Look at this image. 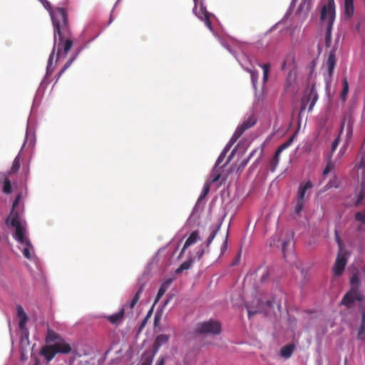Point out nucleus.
<instances>
[{"label": "nucleus", "mask_w": 365, "mask_h": 365, "mask_svg": "<svg viewBox=\"0 0 365 365\" xmlns=\"http://www.w3.org/2000/svg\"><path fill=\"white\" fill-rule=\"evenodd\" d=\"M48 10L53 27V46L48 58L47 72L52 66L55 53L56 52L57 61L62 58H65L73 46L66 11L63 8L59 7L52 9L51 6H49Z\"/></svg>", "instance_id": "1"}, {"label": "nucleus", "mask_w": 365, "mask_h": 365, "mask_svg": "<svg viewBox=\"0 0 365 365\" xmlns=\"http://www.w3.org/2000/svg\"><path fill=\"white\" fill-rule=\"evenodd\" d=\"M45 341L48 345L43 346L41 355L48 361H51L57 354H66L71 351V345L60 334L48 329Z\"/></svg>", "instance_id": "2"}, {"label": "nucleus", "mask_w": 365, "mask_h": 365, "mask_svg": "<svg viewBox=\"0 0 365 365\" xmlns=\"http://www.w3.org/2000/svg\"><path fill=\"white\" fill-rule=\"evenodd\" d=\"M335 19V4L334 0H328L321 10L320 20L326 26L325 46L330 47L331 42V31Z\"/></svg>", "instance_id": "3"}, {"label": "nucleus", "mask_w": 365, "mask_h": 365, "mask_svg": "<svg viewBox=\"0 0 365 365\" xmlns=\"http://www.w3.org/2000/svg\"><path fill=\"white\" fill-rule=\"evenodd\" d=\"M351 289L343 297L341 304L348 308L352 307L355 302H363L365 300V296L359 290V279L358 275L354 274L350 279Z\"/></svg>", "instance_id": "4"}, {"label": "nucleus", "mask_w": 365, "mask_h": 365, "mask_svg": "<svg viewBox=\"0 0 365 365\" xmlns=\"http://www.w3.org/2000/svg\"><path fill=\"white\" fill-rule=\"evenodd\" d=\"M221 331V325L218 322L210 320L197 324L195 331L198 334H218Z\"/></svg>", "instance_id": "5"}, {"label": "nucleus", "mask_w": 365, "mask_h": 365, "mask_svg": "<svg viewBox=\"0 0 365 365\" xmlns=\"http://www.w3.org/2000/svg\"><path fill=\"white\" fill-rule=\"evenodd\" d=\"M9 221L11 226L14 227L16 230L15 239L21 244L24 243V242L29 240L24 236L25 230L21 225L18 215H13V213H11V215L7 219V222H9Z\"/></svg>", "instance_id": "6"}, {"label": "nucleus", "mask_w": 365, "mask_h": 365, "mask_svg": "<svg viewBox=\"0 0 365 365\" xmlns=\"http://www.w3.org/2000/svg\"><path fill=\"white\" fill-rule=\"evenodd\" d=\"M317 100L318 95L317 91L315 90L314 87L312 86L309 91L305 94L301 100L299 112L300 114L306 110L309 103H310L308 108V111H312Z\"/></svg>", "instance_id": "7"}, {"label": "nucleus", "mask_w": 365, "mask_h": 365, "mask_svg": "<svg viewBox=\"0 0 365 365\" xmlns=\"http://www.w3.org/2000/svg\"><path fill=\"white\" fill-rule=\"evenodd\" d=\"M346 264V259L341 253L338 254L336 262L333 267V272L335 276H340L343 273Z\"/></svg>", "instance_id": "8"}, {"label": "nucleus", "mask_w": 365, "mask_h": 365, "mask_svg": "<svg viewBox=\"0 0 365 365\" xmlns=\"http://www.w3.org/2000/svg\"><path fill=\"white\" fill-rule=\"evenodd\" d=\"M125 316V309L124 308H121L119 312L115 313L111 315L106 316V318L108 320V322L113 324L118 325L119 324L123 319Z\"/></svg>", "instance_id": "9"}, {"label": "nucleus", "mask_w": 365, "mask_h": 365, "mask_svg": "<svg viewBox=\"0 0 365 365\" xmlns=\"http://www.w3.org/2000/svg\"><path fill=\"white\" fill-rule=\"evenodd\" d=\"M200 240V234H199V231L197 230H195V231H193L190 235V236L188 237V238L186 240L185 244H184V246L182 249V251H181V254L187 248L189 247L190 246L195 244L198 240Z\"/></svg>", "instance_id": "10"}, {"label": "nucleus", "mask_w": 365, "mask_h": 365, "mask_svg": "<svg viewBox=\"0 0 365 365\" xmlns=\"http://www.w3.org/2000/svg\"><path fill=\"white\" fill-rule=\"evenodd\" d=\"M170 336L168 334H159L157 336L155 342L153 344V350L158 353L160 346L168 342Z\"/></svg>", "instance_id": "11"}, {"label": "nucleus", "mask_w": 365, "mask_h": 365, "mask_svg": "<svg viewBox=\"0 0 365 365\" xmlns=\"http://www.w3.org/2000/svg\"><path fill=\"white\" fill-rule=\"evenodd\" d=\"M156 354L153 349L145 351L141 356L140 365H151Z\"/></svg>", "instance_id": "12"}, {"label": "nucleus", "mask_w": 365, "mask_h": 365, "mask_svg": "<svg viewBox=\"0 0 365 365\" xmlns=\"http://www.w3.org/2000/svg\"><path fill=\"white\" fill-rule=\"evenodd\" d=\"M354 0H344V16L350 19L354 14Z\"/></svg>", "instance_id": "13"}, {"label": "nucleus", "mask_w": 365, "mask_h": 365, "mask_svg": "<svg viewBox=\"0 0 365 365\" xmlns=\"http://www.w3.org/2000/svg\"><path fill=\"white\" fill-rule=\"evenodd\" d=\"M172 283V279H168L165 281L161 286L160 287L157 296L155 299V304L158 303V301L160 299V298L164 295L167 289H168L169 286Z\"/></svg>", "instance_id": "14"}, {"label": "nucleus", "mask_w": 365, "mask_h": 365, "mask_svg": "<svg viewBox=\"0 0 365 365\" xmlns=\"http://www.w3.org/2000/svg\"><path fill=\"white\" fill-rule=\"evenodd\" d=\"M336 65V58L334 51H331L329 54L327 61V66L328 68L329 76H331L334 72V69Z\"/></svg>", "instance_id": "15"}, {"label": "nucleus", "mask_w": 365, "mask_h": 365, "mask_svg": "<svg viewBox=\"0 0 365 365\" xmlns=\"http://www.w3.org/2000/svg\"><path fill=\"white\" fill-rule=\"evenodd\" d=\"M312 187V183L310 181L306 182L304 184L301 185L299 187L297 192V199L304 200L305 192L308 189Z\"/></svg>", "instance_id": "16"}, {"label": "nucleus", "mask_w": 365, "mask_h": 365, "mask_svg": "<svg viewBox=\"0 0 365 365\" xmlns=\"http://www.w3.org/2000/svg\"><path fill=\"white\" fill-rule=\"evenodd\" d=\"M17 316L20 318L19 327L23 329L27 322L28 317L21 306L17 307Z\"/></svg>", "instance_id": "17"}, {"label": "nucleus", "mask_w": 365, "mask_h": 365, "mask_svg": "<svg viewBox=\"0 0 365 365\" xmlns=\"http://www.w3.org/2000/svg\"><path fill=\"white\" fill-rule=\"evenodd\" d=\"M349 90V82L347 81V78L344 77L342 79V90L340 93V98L343 102H345L346 101Z\"/></svg>", "instance_id": "18"}, {"label": "nucleus", "mask_w": 365, "mask_h": 365, "mask_svg": "<svg viewBox=\"0 0 365 365\" xmlns=\"http://www.w3.org/2000/svg\"><path fill=\"white\" fill-rule=\"evenodd\" d=\"M257 123V119L254 115L249 116L247 119H245L240 126L245 129V131L252 126H254Z\"/></svg>", "instance_id": "19"}, {"label": "nucleus", "mask_w": 365, "mask_h": 365, "mask_svg": "<svg viewBox=\"0 0 365 365\" xmlns=\"http://www.w3.org/2000/svg\"><path fill=\"white\" fill-rule=\"evenodd\" d=\"M294 350V346L293 344H287L284 346L280 351V354L284 358H289Z\"/></svg>", "instance_id": "20"}, {"label": "nucleus", "mask_w": 365, "mask_h": 365, "mask_svg": "<svg viewBox=\"0 0 365 365\" xmlns=\"http://www.w3.org/2000/svg\"><path fill=\"white\" fill-rule=\"evenodd\" d=\"M144 286H145L144 284H140L139 285L137 292L135 293V296L133 297V299L130 301V302L129 304L130 309H133L134 307L135 306V304H137V302H138V300L140 299V296L143 291Z\"/></svg>", "instance_id": "21"}, {"label": "nucleus", "mask_w": 365, "mask_h": 365, "mask_svg": "<svg viewBox=\"0 0 365 365\" xmlns=\"http://www.w3.org/2000/svg\"><path fill=\"white\" fill-rule=\"evenodd\" d=\"M23 244L26 246L23 250L24 256L29 259H31V252L33 250V247L31 242L27 240Z\"/></svg>", "instance_id": "22"}, {"label": "nucleus", "mask_w": 365, "mask_h": 365, "mask_svg": "<svg viewBox=\"0 0 365 365\" xmlns=\"http://www.w3.org/2000/svg\"><path fill=\"white\" fill-rule=\"evenodd\" d=\"M193 263L192 259H189L186 260L185 262H182L180 267L175 270L176 274H180L184 270L189 269Z\"/></svg>", "instance_id": "23"}, {"label": "nucleus", "mask_w": 365, "mask_h": 365, "mask_svg": "<svg viewBox=\"0 0 365 365\" xmlns=\"http://www.w3.org/2000/svg\"><path fill=\"white\" fill-rule=\"evenodd\" d=\"M344 126H345V122L343 121L341 125V127H340V131H339V135L332 142V144H331V153L334 152L335 150L336 149V148L338 147V145H339V141H340V135H341V133H342V132L344 130Z\"/></svg>", "instance_id": "24"}, {"label": "nucleus", "mask_w": 365, "mask_h": 365, "mask_svg": "<svg viewBox=\"0 0 365 365\" xmlns=\"http://www.w3.org/2000/svg\"><path fill=\"white\" fill-rule=\"evenodd\" d=\"M77 53L73 56H71L68 61L65 63L62 69L60 71V72L58 74V78L57 80L61 77V76L71 66V65L73 63V62L75 61L77 56Z\"/></svg>", "instance_id": "25"}, {"label": "nucleus", "mask_w": 365, "mask_h": 365, "mask_svg": "<svg viewBox=\"0 0 365 365\" xmlns=\"http://www.w3.org/2000/svg\"><path fill=\"white\" fill-rule=\"evenodd\" d=\"M20 166H21V159H20L19 155H17L13 161V164L11 168L10 173H16L19 170Z\"/></svg>", "instance_id": "26"}, {"label": "nucleus", "mask_w": 365, "mask_h": 365, "mask_svg": "<svg viewBox=\"0 0 365 365\" xmlns=\"http://www.w3.org/2000/svg\"><path fill=\"white\" fill-rule=\"evenodd\" d=\"M279 155H280V154H277V153L275 152L273 158L270 160L269 165H270V170L272 172H274L276 168L277 167V165L279 164Z\"/></svg>", "instance_id": "27"}, {"label": "nucleus", "mask_w": 365, "mask_h": 365, "mask_svg": "<svg viewBox=\"0 0 365 365\" xmlns=\"http://www.w3.org/2000/svg\"><path fill=\"white\" fill-rule=\"evenodd\" d=\"M293 139H294V136H292L289 138V140H287L286 142H284V143H282L281 145H279L278 147V148L277 149L276 152L277 153V154H281V153L285 149H287L288 147H289L293 141Z\"/></svg>", "instance_id": "28"}, {"label": "nucleus", "mask_w": 365, "mask_h": 365, "mask_svg": "<svg viewBox=\"0 0 365 365\" xmlns=\"http://www.w3.org/2000/svg\"><path fill=\"white\" fill-rule=\"evenodd\" d=\"M270 66H271L270 64L268 63H264V65H262L261 66L263 70V82H264V83H265L268 80Z\"/></svg>", "instance_id": "29"}, {"label": "nucleus", "mask_w": 365, "mask_h": 365, "mask_svg": "<svg viewBox=\"0 0 365 365\" xmlns=\"http://www.w3.org/2000/svg\"><path fill=\"white\" fill-rule=\"evenodd\" d=\"M365 334V312L361 313V323L359 329L358 336L359 338Z\"/></svg>", "instance_id": "30"}, {"label": "nucleus", "mask_w": 365, "mask_h": 365, "mask_svg": "<svg viewBox=\"0 0 365 365\" xmlns=\"http://www.w3.org/2000/svg\"><path fill=\"white\" fill-rule=\"evenodd\" d=\"M291 247V240L290 239L287 240L283 241L282 244V251L284 255V257L286 258L288 253V247Z\"/></svg>", "instance_id": "31"}, {"label": "nucleus", "mask_w": 365, "mask_h": 365, "mask_svg": "<svg viewBox=\"0 0 365 365\" xmlns=\"http://www.w3.org/2000/svg\"><path fill=\"white\" fill-rule=\"evenodd\" d=\"M11 192V181L8 178H5L4 181L3 192L5 194H9Z\"/></svg>", "instance_id": "32"}, {"label": "nucleus", "mask_w": 365, "mask_h": 365, "mask_svg": "<svg viewBox=\"0 0 365 365\" xmlns=\"http://www.w3.org/2000/svg\"><path fill=\"white\" fill-rule=\"evenodd\" d=\"M219 229H220V227H217V228H215V230H213L212 231L210 236L207 237V239L205 241L206 247H209L210 245V244L213 241L214 238L215 237Z\"/></svg>", "instance_id": "33"}, {"label": "nucleus", "mask_w": 365, "mask_h": 365, "mask_svg": "<svg viewBox=\"0 0 365 365\" xmlns=\"http://www.w3.org/2000/svg\"><path fill=\"white\" fill-rule=\"evenodd\" d=\"M334 169V163L329 159L327 163L326 168L324 170L323 175H327L331 170Z\"/></svg>", "instance_id": "34"}, {"label": "nucleus", "mask_w": 365, "mask_h": 365, "mask_svg": "<svg viewBox=\"0 0 365 365\" xmlns=\"http://www.w3.org/2000/svg\"><path fill=\"white\" fill-rule=\"evenodd\" d=\"M304 200L297 199L296 205L294 207V212L297 215H299L300 212L302 211L303 207H304Z\"/></svg>", "instance_id": "35"}, {"label": "nucleus", "mask_w": 365, "mask_h": 365, "mask_svg": "<svg viewBox=\"0 0 365 365\" xmlns=\"http://www.w3.org/2000/svg\"><path fill=\"white\" fill-rule=\"evenodd\" d=\"M250 73L252 83L254 87H256V84H257V79H258V72L255 71L250 70Z\"/></svg>", "instance_id": "36"}, {"label": "nucleus", "mask_w": 365, "mask_h": 365, "mask_svg": "<svg viewBox=\"0 0 365 365\" xmlns=\"http://www.w3.org/2000/svg\"><path fill=\"white\" fill-rule=\"evenodd\" d=\"M355 219L365 224V210L363 212H358L355 214Z\"/></svg>", "instance_id": "37"}, {"label": "nucleus", "mask_w": 365, "mask_h": 365, "mask_svg": "<svg viewBox=\"0 0 365 365\" xmlns=\"http://www.w3.org/2000/svg\"><path fill=\"white\" fill-rule=\"evenodd\" d=\"M346 132L347 138L348 139L350 138L353 134V126H352V123L350 121H349L346 125Z\"/></svg>", "instance_id": "38"}, {"label": "nucleus", "mask_w": 365, "mask_h": 365, "mask_svg": "<svg viewBox=\"0 0 365 365\" xmlns=\"http://www.w3.org/2000/svg\"><path fill=\"white\" fill-rule=\"evenodd\" d=\"M209 191H210V185L208 183H206L204 185L203 190L199 197V200H202V198H204L208 194Z\"/></svg>", "instance_id": "39"}, {"label": "nucleus", "mask_w": 365, "mask_h": 365, "mask_svg": "<svg viewBox=\"0 0 365 365\" xmlns=\"http://www.w3.org/2000/svg\"><path fill=\"white\" fill-rule=\"evenodd\" d=\"M250 160V157L247 159L243 160L239 165L237 171H241L244 169V168L247 165Z\"/></svg>", "instance_id": "40"}, {"label": "nucleus", "mask_w": 365, "mask_h": 365, "mask_svg": "<svg viewBox=\"0 0 365 365\" xmlns=\"http://www.w3.org/2000/svg\"><path fill=\"white\" fill-rule=\"evenodd\" d=\"M270 273V269H264V271H263V273L262 274V277H261V281L262 282H265L269 276Z\"/></svg>", "instance_id": "41"}, {"label": "nucleus", "mask_w": 365, "mask_h": 365, "mask_svg": "<svg viewBox=\"0 0 365 365\" xmlns=\"http://www.w3.org/2000/svg\"><path fill=\"white\" fill-rule=\"evenodd\" d=\"M245 132V129L242 128L240 125L235 130L234 135L237 138H240V136L243 134Z\"/></svg>", "instance_id": "42"}, {"label": "nucleus", "mask_w": 365, "mask_h": 365, "mask_svg": "<svg viewBox=\"0 0 365 365\" xmlns=\"http://www.w3.org/2000/svg\"><path fill=\"white\" fill-rule=\"evenodd\" d=\"M363 199H364V192H363V191H361L358 195L357 200L356 202V205H361L363 202Z\"/></svg>", "instance_id": "43"}, {"label": "nucleus", "mask_w": 365, "mask_h": 365, "mask_svg": "<svg viewBox=\"0 0 365 365\" xmlns=\"http://www.w3.org/2000/svg\"><path fill=\"white\" fill-rule=\"evenodd\" d=\"M205 25L210 29H212V23L210 21V19L209 18V16L208 14H205Z\"/></svg>", "instance_id": "44"}, {"label": "nucleus", "mask_w": 365, "mask_h": 365, "mask_svg": "<svg viewBox=\"0 0 365 365\" xmlns=\"http://www.w3.org/2000/svg\"><path fill=\"white\" fill-rule=\"evenodd\" d=\"M20 200H21V194H19L16 197L15 200L13 202V205H12L13 209H14L16 206H18V205L20 202Z\"/></svg>", "instance_id": "45"}, {"label": "nucleus", "mask_w": 365, "mask_h": 365, "mask_svg": "<svg viewBox=\"0 0 365 365\" xmlns=\"http://www.w3.org/2000/svg\"><path fill=\"white\" fill-rule=\"evenodd\" d=\"M212 182H217L219 180V179L220 178V174H219V173L215 174V173L213 172L212 173Z\"/></svg>", "instance_id": "46"}, {"label": "nucleus", "mask_w": 365, "mask_h": 365, "mask_svg": "<svg viewBox=\"0 0 365 365\" xmlns=\"http://www.w3.org/2000/svg\"><path fill=\"white\" fill-rule=\"evenodd\" d=\"M167 357L166 356H161L159 360L158 361L156 365H164L165 362L166 361Z\"/></svg>", "instance_id": "47"}, {"label": "nucleus", "mask_w": 365, "mask_h": 365, "mask_svg": "<svg viewBox=\"0 0 365 365\" xmlns=\"http://www.w3.org/2000/svg\"><path fill=\"white\" fill-rule=\"evenodd\" d=\"M335 234H336V242H337V243H338V245H339V248L341 249V240H340L339 236V235H338V233H337V232H336V231Z\"/></svg>", "instance_id": "48"}, {"label": "nucleus", "mask_w": 365, "mask_h": 365, "mask_svg": "<svg viewBox=\"0 0 365 365\" xmlns=\"http://www.w3.org/2000/svg\"><path fill=\"white\" fill-rule=\"evenodd\" d=\"M204 253H205V250L203 249H201L197 253L198 259H200L202 257V255H204Z\"/></svg>", "instance_id": "49"}, {"label": "nucleus", "mask_w": 365, "mask_h": 365, "mask_svg": "<svg viewBox=\"0 0 365 365\" xmlns=\"http://www.w3.org/2000/svg\"><path fill=\"white\" fill-rule=\"evenodd\" d=\"M257 313V311H252L250 309H248V316L249 317H251L252 315H255Z\"/></svg>", "instance_id": "50"}, {"label": "nucleus", "mask_w": 365, "mask_h": 365, "mask_svg": "<svg viewBox=\"0 0 365 365\" xmlns=\"http://www.w3.org/2000/svg\"><path fill=\"white\" fill-rule=\"evenodd\" d=\"M237 139L238 138L233 134L232 138H231V139H230V143H234L235 142L237 141Z\"/></svg>", "instance_id": "51"}, {"label": "nucleus", "mask_w": 365, "mask_h": 365, "mask_svg": "<svg viewBox=\"0 0 365 365\" xmlns=\"http://www.w3.org/2000/svg\"><path fill=\"white\" fill-rule=\"evenodd\" d=\"M146 323H147V319H146V318H145V319L142 321V322H141V324H140V329H143V328L145 327V325L146 324Z\"/></svg>", "instance_id": "52"}, {"label": "nucleus", "mask_w": 365, "mask_h": 365, "mask_svg": "<svg viewBox=\"0 0 365 365\" xmlns=\"http://www.w3.org/2000/svg\"><path fill=\"white\" fill-rule=\"evenodd\" d=\"M227 235L226 236L225 240L223 242L222 248L225 250V249H227Z\"/></svg>", "instance_id": "53"}, {"label": "nucleus", "mask_w": 365, "mask_h": 365, "mask_svg": "<svg viewBox=\"0 0 365 365\" xmlns=\"http://www.w3.org/2000/svg\"><path fill=\"white\" fill-rule=\"evenodd\" d=\"M193 1H194V4H195V6H194L193 10L195 11L197 9V0H193Z\"/></svg>", "instance_id": "54"}, {"label": "nucleus", "mask_w": 365, "mask_h": 365, "mask_svg": "<svg viewBox=\"0 0 365 365\" xmlns=\"http://www.w3.org/2000/svg\"><path fill=\"white\" fill-rule=\"evenodd\" d=\"M285 65H286V61H284V62L283 63V64H282V69H284V68Z\"/></svg>", "instance_id": "55"}, {"label": "nucleus", "mask_w": 365, "mask_h": 365, "mask_svg": "<svg viewBox=\"0 0 365 365\" xmlns=\"http://www.w3.org/2000/svg\"><path fill=\"white\" fill-rule=\"evenodd\" d=\"M168 302H169V300H168V299H167V300L165 302V303H164V304H165V305H166V304L168 303Z\"/></svg>", "instance_id": "56"}]
</instances>
